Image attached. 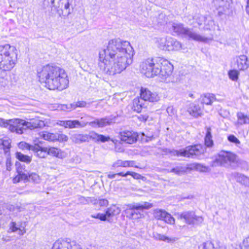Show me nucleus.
Returning <instances> with one entry per match:
<instances>
[{"mask_svg": "<svg viewBox=\"0 0 249 249\" xmlns=\"http://www.w3.org/2000/svg\"><path fill=\"white\" fill-rule=\"evenodd\" d=\"M28 179V175H22L21 174H18V175L13 178V182L14 183H18L21 181H26Z\"/></svg>", "mask_w": 249, "mask_h": 249, "instance_id": "obj_43", "label": "nucleus"}, {"mask_svg": "<svg viewBox=\"0 0 249 249\" xmlns=\"http://www.w3.org/2000/svg\"><path fill=\"white\" fill-rule=\"evenodd\" d=\"M201 105L203 106L204 104L211 105L216 100L215 95L213 93H207L201 95L199 99Z\"/></svg>", "mask_w": 249, "mask_h": 249, "instance_id": "obj_27", "label": "nucleus"}, {"mask_svg": "<svg viewBox=\"0 0 249 249\" xmlns=\"http://www.w3.org/2000/svg\"><path fill=\"white\" fill-rule=\"evenodd\" d=\"M162 57L148 58L143 60L140 68L142 73L147 77L158 76L160 65L162 64Z\"/></svg>", "mask_w": 249, "mask_h": 249, "instance_id": "obj_5", "label": "nucleus"}, {"mask_svg": "<svg viewBox=\"0 0 249 249\" xmlns=\"http://www.w3.org/2000/svg\"><path fill=\"white\" fill-rule=\"evenodd\" d=\"M176 215L178 219L184 220L185 223L189 225H197L203 221L202 216L196 215L192 211L177 213Z\"/></svg>", "mask_w": 249, "mask_h": 249, "instance_id": "obj_11", "label": "nucleus"}, {"mask_svg": "<svg viewBox=\"0 0 249 249\" xmlns=\"http://www.w3.org/2000/svg\"><path fill=\"white\" fill-rule=\"evenodd\" d=\"M192 168L201 172H207L210 170L208 166L200 163H194L192 165Z\"/></svg>", "mask_w": 249, "mask_h": 249, "instance_id": "obj_40", "label": "nucleus"}, {"mask_svg": "<svg viewBox=\"0 0 249 249\" xmlns=\"http://www.w3.org/2000/svg\"><path fill=\"white\" fill-rule=\"evenodd\" d=\"M58 138L57 139V141H60L62 142H67L68 140V137L65 134H58L57 133Z\"/></svg>", "mask_w": 249, "mask_h": 249, "instance_id": "obj_58", "label": "nucleus"}, {"mask_svg": "<svg viewBox=\"0 0 249 249\" xmlns=\"http://www.w3.org/2000/svg\"><path fill=\"white\" fill-rule=\"evenodd\" d=\"M92 217L95 218H98L102 221L107 220V215H106L105 213H97L96 214L92 215Z\"/></svg>", "mask_w": 249, "mask_h": 249, "instance_id": "obj_53", "label": "nucleus"}, {"mask_svg": "<svg viewBox=\"0 0 249 249\" xmlns=\"http://www.w3.org/2000/svg\"><path fill=\"white\" fill-rule=\"evenodd\" d=\"M11 162L10 160H7L6 161V169L8 171L11 170Z\"/></svg>", "mask_w": 249, "mask_h": 249, "instance_id": "obj_61", "label": "nucleus"}, {"mask_svg": "<svg viewBox=\"0 0 249 249\" xmlns=\"http://www.w3.org/2000/svg\"><path fill=\"white\" fill-rule=\"evenodd\" d=\"M128 162V165L127 167H136L137 166H135V161L133 160H127Z\"/></svg>", "mask_w": 249, "mask_h": 249, "instance_id": "obj_62", "label": "nucleus"}, {"mask_svg": "<svg viewBox=\"0 0 249 249\" xmlns=\"http://www.w3.org/2000/svg\"><path fill=\"white\" fill-rule=\"evenodd\" d=\"M89 139V134H74L71 137L72 141L76 143L88 142Z\"/></svg>", "mask_w": 249, "mask_h": 249, "instance_id": "obj_28", "label": "nucleus"}, {"mask_svg": "<svg viewBox=\"0 0 249 249\" xmlns=\"http://www.w3.org/2000/svg\"><path fill=\"white\" fill-rule=\"evenodd\" d=\"M241 248V249H249V237L244 239Z\"/></svg>", "mask_w": 249, "mask_h": 249, "instance_id": "obj_51", "label": "nucleus"}, {"mask_svg": "<svg viewBox=\"0 0 249 249\" xmlns=\"http://www.w3.org/2000/svg\"><path fill=\"white\" fill-rule=\"evenodd\" d=\"M246 12L248 15H249V0H247V6H246Z\"/></svg>", "mask_w": 249, "mask_h": 249, "instance_id": "obj_63", "label": "nucleus"}, {"mask_svg": "<svg viewBox=\"0 0 249 249\" xmlns=\"http://www.w3.org/2000/svg\"><path fill=\"white\" fill-rule=\"evenodd\" d=\"M33 146L34 145H30V144H29L26 142H21L19 143V147H20L22 148H25L26 149H29V150H33Z\"/></svg>", "mask_w": 249, "mask_h": 249, "instance_id": "obj_55", "label": "nucleus"}, {"mask_svg": "<svg viewBox=\"0 0 249 249\" xmlns=\"http://www.w3.org/2000/svg\"><path fill=\"white\" fill-rule=\"evenodd\" d=\"M48 154L59 159H63L66 156L65 153L63 151L55 147H51L48 149Z\"/></svg>", "mask_w": 249, "mask_h": 249, "instance_id": "obj_32", "label": "nucleus"}, {"mask_svg": "<svg viewBox=\"0 0 249 249\" xmlns=\"http://www.w3.org/2000/svg\"><path fill=\"white\" fill-rule=\"evenodd\" d=\"M17 78L14 74L9 76L0 75V90L8 89L10 86L15 85L17 82Z\"/></svg>", "mask_w": 249, "mask_h": 249, "instance_id": "obj_15", "label": "nucleus"}, {"mask_svg": "<svg viewBox=\"0 0 249 249\" xmlns=\"http://www.w3.org/2000/svg\"><path fill=\"white\" fill-rule=\"evenodd\" d=\"M144 101L142 98H136L133 100V108L134 110L137 112H140L144 107Z\"/></svg>", "mask_w": 249, "mask_h": 249, "instance_id": "obj_34", "label": "nucleus"}, {"mask_svg": "<svg viewBox=\"0 0 249 249\" xmlns=\"http://www.w3.org/2000/svg\"><path fill=\"white\" fill-rule=\"evenodd\" d=\"M168 38L158 37L155 39V43L161 50H166Z\"/></svg>", "mask_w": 249, "mask_h": 249, "instance_id": "obj_37", "label": "nucleus"}, {"mask_svg": "<svg viewBox=\"0 0 249 249\" xmlns=\"http://www.w3.org/2000/svg\"><path fill=\"white\" fill-rule=\"evenodd\" d=\"M9 232H18L19 235H22L25 233V226L20 222L18 223L11 221L9 225Z\"/></svg>", "mask_w": 249, "mask_h": 249, "instance_id": "obj_21", "label": "nucleus"}, {"mask_svg": "<svg viewBox=\"0 0 249 249\" xmlns=\"http://www.w3.org/2000/svg\"><path fill=\"white\" fill-rule=\"evenodd\" d=\"M120 208L115 205H113L108 208L106 212V215H107V220H109L110 217L117 215L121 212Z\"/></svg>", "mask_w": 249, "mask_h": 249, "instance_id": "obj_29", "label": "nucleus"}, {"mask_svg": "<svg viewBox=\"0 0 249 249\" xmlns=\"http://www.w3.org/2000/svg\"><path fill=\"white\" fill-rule=\"evenodd\" d=\"M239 72L237 70H230L228 72L229 77L232 81H236L238 78Z\"/></svg>", "mask_w": 249, "mask_h": 249, "instance_id": "obj_46", "label": "nucleus"}, {"mask_svg": "<svg viewBox=\"0 0 249 249\" xmlns=\"http://www.w3.org/2000/svg\"><path fill=\"white\" fill-rule=\"evenodd\" d=\"M199 249H222L218 245H214L213 243L211 241H207L199 247Z\"/></svg>", "mask_w": 249, "mask_h": 249, "instance_id": "obj_38", "label": "nucleus"}, {"mask_svg": "<svg viewBox=\"0 0 249 249\" xmlns=\"http://www.w3.org/2000/svg\"><path fill=\"white\" fill-rule=\"evenodd\" d=\"M237 162V158L234 154L226 151H221L215 159L212 161V166H222L225 167L232 166V164Z\"/></svg>", "mask_w": 249, "mask_h": 249, "instance_id": "obj_7", "label": "nucleus"}, {"mask_svg": "<svg viewBox=\"0 0 249 249\" xmlns=\"http://www.w3.org/2000/svg\"><path fill=\"white\" fill-rule=\"evenodd\" d=\"M236 61L237 68L240 70H245L249 67V60L245 55H241L236 57Z\"/></svg>", "mask_w": 249, "mask_h": 249, "instance_id": "obj_24", "label": "nucleus"}, {"mask_svg": "<svg viewBox=\"0 0 249 249\" xmlns=\"http://www.w3.org/2000/svg\"><path fill=\"white\" fill-rule=\"evenodd\" d=\"M16 134H22L24 130H33L38 128H43L45 126L44 121L38 118L29 119L26 121L22 119L16 118Z\"/></svg>", "mask_w": 249, "mask_h": 249, "instance_id": "obj_9", "label": "nucleus"}, {"mask_svg": "<svg viewBox=\"0 0 249 249\" xmlns=\"http://www.w3.org/2000/svg\"><path fill=\"white\" fill-rule=\"evenodd\" d=\"M118 116L111 115L110 116L106 117L100 119H98V127H103L108 125L117 122Z\"/></svg>", "mask_w": 249, "mask_h": 249, "instance_id": "obj_26", "label": "nucleus"}, {"mask_svg": "<svg viewBox=\"0 0 249 249\" xmlns=\"http://www.w3.org/2000/svg\"><path fill=\"white\" fill-rule=\"evenodd\" d=\"M90 139H92L95 142H105L110 140V137L105 136L103 135L99 134L95 132H90L89 133Z\"/></svg>", "mask_w": 249, "mask_h": 249, "instance_id": "obj_30", "label": "nucleus"}, {"mask_svg": "<svg viewBox=\"0 0 249 249\" xmlns=\"http://www.w3.org/2000/svg\"><path fill=\"white\" fill-rule=\"evenodd\" d=\"M51 249H81V248L75 241L66 239L55 241Z\"/></svg>", "mask_w": 249, "mask_h": 249, "instance_id": "obj_12", "label": "nucleus"}, {"mask_svg": "<svg viewBox=\"0 0 249 249\" xmlns=\"http://www.w3.org/2000/svg\"><path fill=\"white\" fill-rule=\"evenodd\" d=\"M33 151L36 153V156L40 158H44L48 154V148L42 147L38 145H34Z\"/></svg>", "mask_w": 249, "mask_h": 249, "instance_id": "obj_31", "label": "nucleus"}, {"mask_svg": "<svg viewBox=\"0 0 249 249\" xmlns=\"http://www.w3.org/2000/svg\"><path fill=\"white\" fill-rule=\"evenodd\" d=\"M141 98L144 101L157 102L160 100V96L156 92L152 91L147 88H142L140 93Z\"/></svg>", "mask_w": 249, "mask_h": 249, "instance_id": "obj_14", "label": "nucleus"}, {"mask_svg": "<svg viewBox=\"0 0 249 249\" xmlns=\"http://www.w3.org/2000/svg\"><path fill=\"white\" fill-rule=\"evenodd\" d=\"M99 203L101 206H106L108 204V201L106 199H100Z\"/></svg>", "mask_w": 249, "mask_h": 249, "instance_id": "obj_60", "label": "nucleus"}, {"mask_svg": "<svg viewBox=\"0 0 249 249\" xmlns=\"http://www.w3.org/2000/svg\"><path fill=\"white\" fill-rule=\"evenodd\" d=\"M190 96H191V97H192V96H193V94H191V95H190Z\"/></svg>", "mask_w": 249, "mask_h": 249, "instance_id": "obj_64", "label": "nucleus"}, {"mask_svg": "<svg viewBox=\"0 0 249 249\" xmlns=\"http://www.w3.org/2000/svg\"><path fill=\"white\" fill-rule=\"evenodd\" d=\"M181 48L182 45L179 41L171 37H168L166 50L169 51H178Z\"/></svg>", "mask_w": 249, "mask_h": 249, "instance_id": "obj_23", "label": "nucleus"}, {"mask_svg": "<svg viewBox=\"0 0 249 249\" xmlns=\"http://www.w3.org/2000/svg\"><path fill=\"white\" fill-rule=\"evenodd\" d=\"M134 51L129 42L120 39L110 40L99 52V61L110 75L121 73L133 62Z\"/></svg>", "mask_w": 249, "mask_h": 249, "instance_id": "obj_1", "label": "nucleus"}, {"mask_svg": "<svg viewBox=\"0 0 249 249\" xmlns=\"http://www.w3.org/2000/svg\"><path fill=\"white\" fill-rule=\"evenodd\" d=\"M16 166L18 174H21L22 175H28V173L27 171L25 170V166L24 164H22L19 162H16Z\"/></svg>", "mask_w": 249, "mask_h": 249, "instance_id": "obj_42", "label": "nucleus"}, {"mask_svg": "<svg viewBox=\"0 0 249 249\" xmlns=\"http://www.w3.org/2000/svg\"><path fill=\"white\" fill-rule=\"evenodd\" d=\"M231 175L237 182L246 187H249V178L248 177L238 172L232 173Z\"/></svg>", "mask_w": 249, "mask_h": 249, "instance_id": "obj_25", "label": "nucleus"}, {"mask_svg": "<svg viewBox=\"0 0 249 249\" xmlns=\"http://www.w3.org/2000/svg\"><path fill=\"white\" fill-rule=\"evenodd\" d=\"M161 62L162 64L160 65V71L158 72V76L162 81L169 82L173 70V66L167 60L163 58H162Z\"/></svg>", "mask_w": 249, "mask_h": 249, "instance_id": "obj_10", "label": "nucleus"}, {"mask_svg": "<svg viewBox=\"0 0 249 249\" xmlns=\"http://www.w3.org/2000/svg\"><path fill=\"white\" fill-rule=\"evenodd\" d=\"M202 107L201 105H199L197 102L190 104L187 111L192 116L198 117L202 115Z\"/></svg>", "mask_w": 249, "mask_h": 249, "instance_id": "obj_19", "label": "nucleus"}, {"mask_svg": "<svg viewBox=\"0 0 249 249\" xmlns=\"http://www.w3.org/2000/svg\"><path fill=\"white\" fill-rule=\"evenodd\" d=\"M152 205L148 202L128 204L124 210L126 217L129 219H137L142 217L144 210L150 208Z\"/></svg>", "mask_w": 249, "mask_h": 249, "instance_id": "obj_8", "label": "nucleus"}, {"mask_svg": "<svg viewBox=\"0 0 249 249\" xmlns=\"http://www.w3.org/2000/svg\"><path fill=\"white\" fill-rule=\"evenodd\" d=\"M154 216L155 218L163 220L167 224L172 225L175 223L174 218L164 210L161 209L155 210L154 212Z\"/></svg>", "mask_w": 249, "mask_h": 249, "instance_id": "obj_16", "label": "nucleus"}, {"mask_svg": "<svg viewBox=\"0 0 249 249\" xmlns=\"http://www.w3.org/2000/svg\"><path fill=\"white\" fill-rule=\"evenodd\" d=\"M169 32L174 36H181L189 40L207 42L212 38L205 37L195 32L193 28L185 27L184 24L177 21H171L167 23Z\"/></svg>", "mask_w": 249, "mask_h": 249, "instance_id": "obj_3", "label": "nucleus"}, {"mask_svg": "<svg viewBox=\"0 0 249 249\" xmlns=\"http://www.w3.org/2000/svg\"><path fill=\"white\" fill-rule=\"evenodd\" d=\"M56 124L57 125L63 126L66 128H68V120H59L56 123Z\"/></svg>", "mask_w": 249, "mask_h": 249, "instance_id": "obj_56", "label": "nucleus"}, {"mask_svg": "<svg viewBox=\"0 0 249 249\" xmlns=\"http://www.w3.org/2000/svg\"><path fill=\"white\" fill-rule=\"evenodd\" d=\"M39 136L41 138L48 141H55L58 138L57 133L49 132L48 131H42L39 133Z\"/></svg>", "mask_w": 249, "mask_h": 249, "instance_id": "obj_33", "label": "nucleus"}, {"mask_svg": "<svg viewBox=\"0 0 249 249\" xmlns=\"http://www.w3.org/2000/svg\"><path fill=\"white\" fill-rule=\"evenodd\" d=\"M120 138L122 141L126 143L131 144L137 140L138 135L132 131L125 130L120 133Z\"/></svg>", "mask_w": 249, "mask_h": 249, "instance_id": "obj_18", "label": "nucleus"}, {"mask_svg": "<svg viewBox=\"0 0 249 249\" xmlns=\"http://www.w3.org/2000/svg\"><path fill=\"white\" fill-rule=\"evenodd\" d=\"M238 123L241 125L249 124V115H245L244 113L239 112L237 113Z\"/></svg>", "mask_w": 249, "mask_h": 249, "instance_id": "obj_35", "label": "nucleus"}, {"mask_svg": "<svg viewBox=\"0 0 249 249\" xmlns=\"http://www.w3.org/2000/svg\"><path fill=\"white\" fill-rule=\"evenodd\" d=\"M167 113L171 118L177 117V111L173 106H169L166 109Z\"/></svg>", "mask_w": 249, "mask_h": 249, "instance_id": "obj_50", "label": "nucleus"}, {"mask_svg": "<svg viewBox=\"0 0 249 249\" xmlns=\"http://www.w3.org/2000/svg\"><path fill=\"white\" fill-rule=\"evenodd\" d=\"M206 148L200 144L191 145L186 147L185 148L178 150H170L169 153L171 156H177L187 158H198L203 154Z\"/></svg>", "mask_w": 249, "mask_h": 249, "instance_id": "obj_6", "label": "nucleus"}, {"mask_svg": "<svg viewBox=\"0 0 249 249\" xmlns=\"http://www.w3.org/2000/svg\"><path fill=\"white\" fill-rule=\"evenodd\" d=\"M185 168L182 166H177L175 168H172L168 172L174 173L175 174L178 175H181L183 174L185 172Z\"/></svg>", "mask_w": 249, "mask_h": 249, "instance_id": "obj_44", "label": "nucleus"}, {"mask_svg": "<svg viewBox=\"0 0 249 249\" xmlns=\"http://www.w3.org/2000/svg\"><path fill=\"white\" fill-rule=\"evenodd\" d=\"M128 162L127 160L122 161L118 160L114 164V166H121L124 167H127Z\"/></svg>", "mask_w": 249, "mask_h": 249, "instance_id": "obj_52", "label": "nucleus"}, {"mask_svg": "<svg viewBox=\"0 0 249 249\" xmlns=\"http://www.w3.org/2000/svg\"><path fill=\"white\" fill-rule=\"evenodd\" d=\"M119 174H120V173H118L117 174H112L111 173H109L108 174L107 177L109 178H110V179L114 178L117 177H120V176L123 177L122 175H120Z\"/></svg>", "mask_w": 249, "mask_h": 249, "instance_id": "obj_59", "label": "nucleus"}, {"mask_svg": "<svg viewBox=\"0 0 249 249\" xmlns=\"http://www.w3.org/2000/svg\"><path fill=\"white\" fill-rule=\"evenodd\" d=\"M195 21L198 25L204 24L205 30H210L214 25V21L211 17L203 16L199 14H196Z\"/></svg>", "mask_w": 249, "mask_h": 249, "instance_id": "obj_17", "label": "nucleus"}, {"mask_svg": "<svg viewBox=\"0 0 249 249\" xmlns=\"http://www.w3.org/2000/svg\"><path fill=\"white\" fill-rule=\"evenodd\" d=\"M87 124H88L89 125L93 128L98 127V119H96L95 120L92 122H87V123L84 124H86V125Z\"/></svg>", "mask_w": 249, "mask_h": 249, "instance_id": "obj_57", "label": "nucleus"}, {"mask_svg": "<svg viewBox=\"0 0 249 249\" xmlns=\"http://www.w3.org/2000/svg\"><path fill=\"white\" fill-rule=\"evenodd\" d=\"M120 175H122L123 177H126L127 175H131L135 179H140L142 178V176L135 172L128 171L126 173L124 174L123 172H120Z\"/></svg>", "mask_w": 249, "mask_h": 249, "instance_id": "obj_49", "label": "nucleus"}, {"mask_svg": "<svg viewBox=\"0 0 249 249\" xmlns=\"http://www.w3.org/2000/svg\"><path fill=\"white\" fill-rule=\"evenodd\" d=\"M231 3V0H213V5L221 16L229 12Z\"/></svg>", "mask_w": 249, "mask_h": 249, "instance_id": "obj_13", "label": "nucleus"}, {"mask_svg": "<svg viewBox=\"0 0 249 249\" xmlns=\"http://www.w3.org/2000/svg\"><path fill=\"white\" fill-rule=\"evenodd\" d=\"M228 139L231 142H233L235 144L240 143V141H239V140L233 135H231L229 136L228 137Z\"/></svg>", "mask_w": 249, "mask_h": 249, "instance_id": "obj_54", "label": "nucleus"}, {"mask_svg": "<svg viewBox=\"0 0 249 249\" xmlns=\"http://www.w3.org/2000/svg\"><path fill=\"white\" fill-rule=\"evenodd\" d=\"M205 145L208 147H211L213 145L211 134V129L210 127L207 128V132L205 137Z\"/></svg>", "mask_w": 249, "mask_h": 249, "instance_id": "obj_36", "label": "nucleus"}, {"mask_svg": "<svg viewBox=\"0 0 249 249\" xmlns=\"http://www.w3.org/2000/svg\"><path fill=\"white\" fill-rule=\"evenodd\" d=\"M37 76L41 83L45 84L49 89L62 90L69 85L68 76L65 70L55 65H46L37 69Z\"/></svg>", "mask_w": 249, "mask_h": 249, "instance_id": "obj_2", "label": "nucleus"}, {"mask_svg": "<svg viewBox=\"0 0 249 249\" xmlns=\"http://www.w3.org/2000/svg\"><path fill=\"white\" fill-rule=\"evenodd\" d=\"M16 157L19 161L29 163L32 160L31 157L24 155L20 152H17L16 153Z\"/></svg>", "mask_w": 249, "mask_h": 249, "instance_id": "obj_39", "label": "nucleus"}, {"mask_svg": "<svg viewBox=\"0 0 249 249\" xmlns=\"http://www.w3.org/2000/svg\"><path fill=\"white\" fill-rule=\"evenodd\" d=\"M156 238L160 240L163 241L167 243L174 242L175 241L174 238H169L164 235L160 234H158L157 235Z\"/></svg>", "mask_w": 249, "mask_h": 249, "instance_id": "obj_47", "label": "nucleus"}, {"mask_svg": "<svg viewBox=\"0 0 249 249\" xmlns=\"http://www.w3.org/2000/svg\"><path fill=\"white\" fill-rule=\"evenodd\" d=\"M89 104L87 103L85 101H79L76 103L70 104L69 105H63L61 108L64 111H69L71 109H74L76 107H89Z\"/></svg>", "mask_w": 249, "mask_h": 249, "instance_id": "obj_22", "label": "nucleus"}, {"mask_svg": "<svg viewBox=\"0 0 249 249\" xmlns=\"http://www.w3.org/2000/svg\"><path fill=\"white\" fill-rule=\"evenodd\" d=\"M16 118L5 120L0 118V127L7 128L11 132H16Z\"/></svg>", "mask_w": 249, "mask_h": 249, "instance_id": "obj_20", "label": "nucleus"}, {"mask_svg": "<svg viewBox=\"0 0 249 249\" xmlns=\"http://www.w3.org/2000/svg\"><path fill=\"white\" fill-rule=\"evenodd\" d=\"M18 61L17 50L9 44L0 45V70L10 71Z\"/></svg>", "mask_w": 249, "mask_h": 249, "instance_id": "obj_4", "label": "nucleus"}, {"mask_svg": "<svg viewBox=\"0 0 249 249\" xmlns=\"http://www.w3.org/2000/svg\"><path fill=\"white\" fill-rule=\"evenodd\" d=\"M86 124H81L78 120H68V128L72 129L75 128L83 127Z\"/></svg>", "mask_w": 249, "mask_h": 249, "instance_id": "obj_41", "label": "nucleus"}, {"mask_svg": "<svg viewBox=\"0 0 249 249\" xmlns=\"http://www.w3.org/2000/svg\"><path fill=\"white\" fill-rule=\"evenodd\" d=\"M195 18L196 15L194 16L189 15L184 17V20L188 25L195 26L194 24L196 22Z\"/></svg>", "mask_w": 249, "mask_h": 249, "instance_id": "obj_45", "label": "nucleus"}, {"mask_svg": "<svg viewBox=\"0 0 249 249\" xmlns=\"http://www.w3.org/2000/svg\"><path fill=\"white\" fill-rule=\"evenodd\" d=\"M26 180L32 181L36 183H38L40 180L39 176L36 173H31L29 174L28 173V179Z\"/></svg>", "mask_w": 249, "mask_h": 249, "instance_id": "obj_48", "label": "nucleus"}]
</instances>
